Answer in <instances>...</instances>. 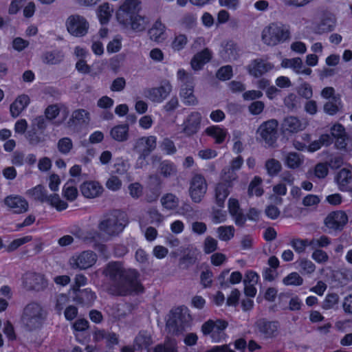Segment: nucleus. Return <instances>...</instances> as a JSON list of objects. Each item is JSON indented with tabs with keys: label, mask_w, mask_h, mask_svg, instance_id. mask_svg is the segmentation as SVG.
Wrapping results in <instances>:
<instances>
[{
	"label": "nucleus",
	"mask_w": 352,
	"mask_h": 352,
	"mask_svg": "<svg viewBox=\"0 0 352 352\" xmlns=\"http://www.w3.org/2000/svg\"><path fill=\"white\" fill-rule=\"evenodd\" d=\"M102 274L111 282L109 292L116 296H126L143 289L135 270L126 269L120 261L108 263L102 270Z\"/></svg>",
	"instance_id": "nucleus-1"
},
{
	"label": "nucleus",
	"mask_w": 352,
	"mask_h": 352,
	"mask_svg": "<svg viewBox=\"0 0 352 352\" xmlns=\"http://www.w3.org/2000/svg\"><path fill=\"white\" fill-rule=\"evenodd\" d=\"M140 2L138 0H125L116 11V19L124 28L135 32L144 30V17L140 12Z\"/></svg>",
	"instance_id": "nucleus-2"
},
{
	"label": "nucleus",
	"mask_w": 352,
	"mask_h": 352,
	"mask_svg": "<svg viewBox=\"0 0 352 352\" xmlns=\"http://www.w3.org/2000/svg\"><path fill=\"white\" fill-rule=\"evenodd\" d=\"M47 313L42 305L36 302H31L23 308L21 317L23 327L28 331L40 329L46 318Z\"/></svg>",
	"instance_id": "nucleus-3"
},
{
	"label": "nucleus",
	"mask_w": 352,
	"mask_h": 352,
	"mask_svg": "<svg viewBox=\"0 0 352 352\" xmlns=\"http://www.w3.org/2000/svg\"><path fill=\"white\" fill-rule=\"evenodd\" d=\"M127 225L126 215L120 210L106 214L98 224L99 230L109 236H116L122 232Z\"/></svg>",
	"instance_id": "nucleus-4"
},
{
	"label": "nucleus",
	"mask_w": 352,
	"mask_h": 352,
	"mask_svg": "<svg viewBox=\"0 0 352 352\" xmlns=\"http://www.w3.org/2000/svg\"><path fill=\"white\" fill-rule=\"evenodd\" d=\"M262 40L269 46H276L283 43L290 37L289 28L280 22L270 23L262 32Z\"/></svg>",
	"instance_id": "nucleus-5"
},
{
	"label": "nucleus",
	"mask_w": 352,
	"mask_h": 352,
	"mask_svg": "<svg viewBox=\"0 0 352 352\" xmlns=\"http://www.w3.org/2000/svg\"><path fill=\"white\" fill-rule=\"evenodd\" d=\"M258 139L265 146L272 147L276 144L278 138V122L275 119L263 122L256 131Z\"/></svg>",
	"instance_id": "nucleus-6"
},
{
	"label": "nucleus",
	"mask_w": 352,
	"mask_h": 352,
	"mask_svg": "<svg viewBox=\"0 0 352 352\" xmlns=\"http://www.w3.org/2000/svg\"><path fill=\"white\" fill-rule=\"evenodd\" d=\"M178 80L182 82L180 95L184 102L188 105H195L197 100L194 95V78L184 69H178L177 72Z\"/></svg>",
	"instance_id": "nucleus-7"
},
{
	"label": "nucleus",
	"mask_w": 352,
	"mask_h": 352,
	"mask_svg": "<svg viewBox=\"0 0 352 352\" xmlns=\"http://www.w3.org/2000/svg\"><path fill=\"white\" fill-rule=\"evenodd\" d=\"M227 326L225 320H209L203 324L201 331L205 336L209 335L213 342H219L226 338L225 329Z\"/></svg>",
	"instance_id": "nucleus-8"
},
{
	"label": "nucleus",
	"mask_w": 352,
	"mask_h": 352,
	"mask_svg": "<svg viewBox=\"0 0 352 352\" xmlns=\"http://www.w3.org/2000/svg\"><path fill=\"white\" fill-rule=\"evenodd\" d=\"M65 25L67 32L74 36L82 37L85 36L89 28L87 19L79 14H72L66 20Z\"/></svg>",
	"instance_id": "nucleus-9"
},
{
	"label": "nucleus",
	"mask_w": 352,
	"mask_h": 352,
	"mask_svg": "<svg viewBox=\"0 0 352 352\" xmlns=\"http://www.w3.org/2000/svg\"><path fill=\"white\" fill-rule=\"evenodd\" d=\"M23 287L28 291L40 292L48 286L47 280L44 275L34 272H27L22 278Z\"/></svg>",
	"instance_id": "nucleus-10"
},
{
	"label": "nucleus",
	"mask_w": 352,
	"mask_h": 352,
	"mask_svg": "<svg viewBox=\"0 0 352 352\" xmlns=\"http://www.w3.org/2000/svg\"><path fill=\"white\" fill-rule=\"evenodd\" d=\"M98 256L91 250L83 251L74 255L69 259V265L73 269L87 270L92 267L97 261Z\"/></svg>",
	"instance_id": "nucleus-11"
},
{
	"label": "nucleus",
	"mask_w": 352,
	"mask_h": 352,
	"mask_svg": "<svg viewBox=\"0 0 352 352\" xmlns=\"http://www.w3.org/2000/svg\"><path fill=\"white\" fill-rule=\"evenodd\" d=\"M208 189L205 178L201 175H195L190 182L189 195L195 203H199L204 197Z\"/></svg>",
	"instance_id": "nucleus-12"
},
{
	"label": "nucleus",
	"mask_w": 352,
	"mask_h": 352,
	"mask_svg": "<svg viewBox=\"0 0 352 352\" xmlns=\"http://www.w3.org/2000/svg\"><path fill=\"white\" fill-rule=\"evenodd\" d=\"M348 222V216L342 210L330 212L324 219L325 226L331 230H341Z\"/></svg>",
	"instance_id": "nucleus-13"
},
{
	"label": "nucleus",
	"mask_w": 352,
	"mask_h": 352,
	"mask_svg": "<svg viewBox=\"0 0 352 352\" xmlns=\"http://www.w3.org/2000/svg\"><path fill=\"white\" fill-rule=\"evenodd\" d=\"M255 327L256 333L263 338L268 339L276 336L279 326L276 322L261 319L256 322Z\"/></svg>",
	"instance_id": "nucleus-14"
},
{
	"label": "nucleus",
	"mask_w": 352,
	"mask_h": 352,
	"mask_svg": "<svg viewBox=\"0 0 352 352\" xmlns=\"http://www.w3.org/2000/svg\"><path fill=\"white\" fill-rule=\"evenodd\" d=\"M201 116L198 111L191 112L184 121L182 132L187 136L197 133L201 124Z\"/></svg>",
	"instance_id": "nucleus-15"
},
{
	"label": "nucleus",
	"mask_w": 352,
	"mask_h": 352,
	"mask_svg": "<svg viewBox=\"0 0 352 352\" xmlns=\"http://www.w3.org/2000/svg\"><path fill=\"white\" fill-rule=\"evenodd\" d=\"M273 68V65L266 62L262 58H256L251 61L248 66V71L250 76L259 78Z\"/></svg>",
	"instance_id": "nucleus-16"
},
{
	"label": "nucleus",
	"mask_w": 352,
	"mask_h": 352,
	"mask_svg": "<svg viewBox=\"0 0 352 352\" xmlns=\"http://www.w3.org/2000/svg\"><path fill=\"white\" fill-rule=\"evenodd\" d=\"M212 58V52L208 47L197 52L190 60V66L195 71L202 69Z\"/></svg>",
	"instance_id": "nucleus-17"
},
{
	"label": "nucleus",
	"mask_w": 352,
	"mask_h": 352,
	"mask_svg": "<svg viewBox=\"0 0 352 352\" xmlns=\"http://www.w3.org/2000/svg\"><path fill=\"white\" fill-rule=\"evenodd\" d=\"M157 146V138L155 135L143 136L138 138L134 145L135 149L140 154H150Z\"/></svg>",
	"instance_id": "nucleus-18"
},
{
	"label": "nucleus",
	"mask_w": 352,
	"mask_h": 352,
	"mask_svg": "<svg viewBox=\"0 0 352 352\" xmlns=\"http://www.w3.org/2000/svg\"><path fill=\"white\" fill-rule=\"evenodd\" d=\"M5 204L14 213L21 214L28 210V203L18 195L8 196L4 200Z\"/></svg>",
	"instance_id": "nucleus-19"
},
{
	"label": "nucleus",
	"mask_w": 352,
	"mask_h": 352,
	"mask_svg": "<svg viewBox=\"0 0 352 352\" xmlns=\"http://www.w3.org/2000/svg\"><path fill=\"white\" fill-rule=\"evenodd\" d=\"M336 182L341 190L352 189V166L343 168L336 176Z\"/></svg>",
	"instance_id": "nucleus-20"
},
{
	"label": "nucleus",
	"mask_w": 352,
	"mask_h": 352,
	"mask_svg": "<svg viewBox=\"0 0 352 352\" xmlns=\"http://www.w3.org/2000/svg\"><path fill=\"white\" fill-rule=\"evenodd\" d=\"M170 91V88L161 85L157 87L149 88L145 91V93L147 97L152 102L160 103L167 98Z\"/></svg>",
	"instance_id": "nucleus-21"
},
{
	"label": "nucleus",
	"mask_w": 352,
	"mask_h": 352,
	"mask_svg": "<svg viewBox=\"0 0 352 352\" xmlns=\"http://www.w3.org/2000/svg\"><path fill=\"white\" fill-rule=\"evenodd\" d=\"M30 102L29 96L26 94L19 96L10 104V111L13 118L18 117Z\"/></svg>",
	"instance_id": "nucleus-22"
},
{
	"label": "nucleus",
	"mask_w": 352,
	"mask_h": 352,
	"mask_svg": "<svg viewBox=\"0 0 352 352\" xmlns=\"http://www.w3.org/2000/svg\"><path fill=\"white\" fill-rule=\"evenodd\" d=\"M232 187V184H226L224 182H219L214 187V197L217 204L223 207L224 201L230 192Z\"/></svg>",
	"instance_id": "nucleus-23"
},
{
	"label": "nucleus",
	"mask_w": 352,
	"mask_h": 352,
	"mask_svg": "<svg viewBox=\"0 0 352 352\" xmlns=\"http://www.w3.org/2000/svg\"><path fill=\"white\" fill-rule=\"evenodd\" d=\"M302 129L300 120L295 116L285 118L281 124V130L284 134L295 133Z\"/></svg>",
	"instance_id": "nucleus-24"
},
{
	"label": "nucleus",
	"mask_w": 352,
	"mask_h": 352,
	"mask_svg": "<svg viewBox=\"0 0 352 352\" xmlns=\"http://www.w3.org/2000/svg\"><path fill=\"white\" fill-rule=\"evenodd\" d=\"M82 194L87 198H94L102 192V186L97 182H87L80 186Z\"/></svg>",
	"instance_id": "nucleus-25"
},
{
	"label": "nucleus",
	"mask_w": 352,
	"mask_h": 352,
	"mask_svg": "<svg viewBox=\"0 0 352 352\" xmlns=\"http://www.w3.org/2000/svg\"><path fill=\"white\" fill-rule=\"evenodd\" d=\"M222 47L219 54L224 60H236L239 57V48L237 44L233 41H228L225 45H222Z\"/></svg>",
	"instance_id": "nucleus-26"
},
{
	"label": "nucleus",
	"mask_w": 352,
	"mask_h": 352,
	"mask_svg": "<svg viewBox=\"0 0 352 352\" xmlns=\"http://www.w3.org/2000/svg\"><path fill=\"white\" fill-rule=\"evenodd\" d=\"M206 134L214 140V142L221 144L224 142L228 132L219 125H212L208 126L205 129Z\"/></svg>",
	"instance_id": "nucleus-27"
},
{
	"label": "nucleus",
	"mask_w": 352,
	"mask_h": 352,
	"mask_svg": "<svg viewBox=\"0 0 352 352\" xmlns=\"http://www.w3.org/2000/svg\"><path fill=\"white\" fill-rule=\"evenodd\" d=\"M96 298V294L89 288L76 292L75 300L78 304L91 306Z\"/></svg>",
	"instance_id": "nucleus-28"
},
{
	"label": "nucleus",
	"mask_w": 352,
	"mask_h": 352,
	"mask_svg": "<svg viewBox=\"0 0 352 352\" xmlns=\"http://www.w3.org/2000/svg\"><path fill=\"white\" fill-rule=\"evenodd\" d=\"M153 352H179L177 341L173 338L166 337L163 343L153 348Z\"/></svg>",
	"instance_id": "nucleus-29"
},
{
	"label": "nucleus",
	"mask_w": 352,
	"mask_h": 352,
	"mask_svg": "<svg viewBox=\"0 0 352 352\" xmlns=\"http://www.w3.org/2000/svg\"><path fill=\"white\" fill-rule=\"evenodd\" d=\"M129 130V128L127 124H118L111 129L110 134L115 140L124 142L128 138Z\"/></svg>",
	"instance_id": "nucleus-30"
},
{
	"label": "nucleus",
	"mask_w": 352,
	"mask_h": 352,
	"mask_svg": "<svg viewBox=\"0 0 352 352\" xmlns=\"http://www.w3.org/2000/svg\"><path fill=\"white\" fill-rule=\"evenodd\" d=\"M166 27L160 19H157L148 31V36L152 41L159 42L163 39L162 37L165 32Z\"/></svg>",
	"instance_id": "nucleus-31"
},
{
	"label": "nucleus",
	"mask_w": 352,
	"mask_h": 352,
	"mask_svg": "<svg viewBox=\"0 0 352 352\" xmlns=\"http://www.w3.org/2000/svg\"><path fill=\"white\" fill-rule=\"evenodd\" d=\"M113 10L108 3L100 5L97 10V16L100 23L102 25L109 23L111 17Z\"/></svg>",
	"instance_id": "nucleus-32"
},
{
	"label": "nucleus",
	"mask_w": 352,
	"mask_h": 352,
	"mask_svg": "<svg viewBox=\"0 0 352 352\" xmlns=\"http://www.w3.org/2000/svg\"><path fill=\"white\" fill-rule=\"evenodd\" d=\"M153 342L151 336L146 331H140L134 340V347L138 350L147 348Z\"/></svg>",
	"instance_id": "nucleus-33"
},
{
	"label": "nucleus",
	"mask_w": 352,
	"mask_h": 352,
	"mask_svg": "<svg viewBox=\"0 0 352 352\" xmlns=\"http://www.w3.org/2000/svg\"><path fill=\"white\" fill-rule=\"evenodd\" d=\"M26 195L41 202H45L47 200V190L41 185H38L28 190L26 192Z\"/></svg>",
	"instance_id": "nucleus-34"
},
{
	"label": "nucleus",
	"mask_w": 352,
	"mask_h": 352,
	"mask_svg": "<svg viewBox=\"0 0 352 352\" xmlns=\"http://www.w3.org/2000/svg\"><path fill=\"white\" fill-rule=\"evenodd\" d=\"M45 133L38 131L34 126H32L27 133V139L29 143L33 146L43 143L45 140Z\"/></svg>",
	"instance_id": "nucleus-35"
},
{
	"label": "nucleus",
	"mask_w": 352,
	"mask_h": 352,
	"mask_svg": "<svg viewBox=\"0 0 352 352\" xmlns=\"http://www.w3.org/2000/svg\"><path fill=\"white\" fill-rule=\"evenodd\" d=\"M89 119V113L83 109H78L73 111L69 123L73 124H82L86 123L87 120Z\"/></svg>",
	"instance_id": "nucleus-36"
},
{
	"label": "nucleus",
	"mask_w": 352,
	"mask_h": 352,
	"mask_svg": "<svg viewBox=\"0 0 352 352\" xmlns=\"http://www.w3.org/2000/svg\"><path fill=\"white\" fill-rule=\"evenodd\" d=\"M63 53L58 50L50 52H46L43 54V60L47 64L57 65L59 64L63 59Z\"/></svg>",
	"instance_id": "nucleus-37"
},
{
	"label": "nucleus",
	"mask_w": 352,
	"mask_h": 352,
	"mask_svg": "<svg viewBox=\"0 0 352 352\" xmlns=\"http://www.w3.org/2000/svg\"><path fill=\"white\" fill-rule=\"evenodd\" d=\"M179 198L172 193H167L161 198L162 206L167 210L176 209L179 206Z\"/></svg>",
	"instance_id": "nucleus-38"
},
{
	"label": "nucleus",
	"mask_w": 352,
	"mask_h": 352,
	"mask_svg": "<svg viewBox=\"0 0 352 352\" xmlns=\"http://www.w3.org/2000/svg\"><path fill=\"white\" fill-rule=\"evenodd\" d=\"M235 229L232 226H222L217 228V236L221 241H228L234 236Z\"/></svg>",
	"instance_id": "nucleus-39"
},
{
	"label": "nucleus",
	"mask_w": 352,
	"mask_h": 352,
	"mask_svg": "<svg viewBox=\"0 0 352 352\" xmlns=\"http://www.w3.org/2000/svg\"><path fill=\"white\" fill-rule=\"evenodd\" d=\"M75 179L69 180L63 186V192L64 197L69 201H74L78 195V190L74 185Z\"/></svg>",
	"instance_id": "nucleus-40"
},
{
	"label": "nucleus",
	"mask_w": 352,
	"mask_h": 352,
	"mask_svg": "<svg viewBox=\"0 0 352 352\" xmlns=\"http://www.w3.org/2000/svg\"><path fill=\"white\" fill-rule=\"evenodd\" d=\"M289 245L296 253L301 254L305 252L308 246H310V240L294 238L290 241Z\"/></svg>",
	"instance_id": "nucleus-41"
},
{
	"label": "nucleus",
	"mask_w": 352,
	"mask_h": 352,
	"mask_svg": "<svg viewBox=\"0 0 352 352\" xmlns=\"http://www.w3.org/2000/svg\"><path fill=\"white\" fill-rule=\"evenodd\" d=\"M296 264L298 265L302 274H311L316 270L315 264L307 258H300Z\"/></svg>",
	"instance_id": "nucleus-42"
},
{
	"label": "nucleus",
	"mask_w": 352,
	"mask_h": 352,
	"mask_svg": "<svg viewBox=\"0 0 352 352\" xmlns=\"http://www.w3.org/2000/svg\"><path fill=\"white\" fill-rule=\"evenodd\" d=\"M262 183V179L259 177H254L253 180L250 182L248 187V195L249 196H261L263 193V190L262 189L261 185Z\"/></svg>",
	"instance_id": "nucleus-43"
},
{
	"label": "nucleus",
	"mask_w": 352,
	"mask_h": 352,
	"mask_svg": "<svg viewBox=\"0 0 352 352\" xmlns=\"http://www.w3.org/2000/svg\"><path fill=\"white\" fill-rule=\"evenodd\" d=\"M233 76V69L231 65H224L221 67L216 73V77L221 81H226L232 78Z\"/></svg>",
	"instance_id": "nucleus-44"
},
{
	"label": "nucleus",
	"mask_w": 352,
	"mask_h": 352,
	"mask_svg": "<svg viewBox=\"0 0 352 352\" xmlns=\"http://www.w3.org/2000/svg\"><path fill=\"white\" fill-rule=\"evenodd\" d=\"M283 283L287 286H300L303 283V279L297 272H292L283 279Z\"/></svg>",
	"instance_id": "nucleus-45"
},
{
	"label": "nucleus",
	"mask_w": 352,
	"mask_h": 352,
	"mask_svg": "<svg viewBox=\"0 0 352 352\" xmlns=\"http://www.w3.org/2000/svg\"><path fill=\"white\" fill-rule=\"evenodd\" d=\"M45 202L50 204L51 206L55 207L58 210L60 211L65 210L68 206L67 204L61 200L60 197L56 194L50 196L47 195V200H46Z\"/></svg>",
	"instance_id": "nucleus-46"
},
{
	"label": "nucleus",
	"mask_w": 352,
	"mask_h": 352,
	"mask_svg": "<svg viewBox=\"0 0 352 352\" xmlns=\"http://www.w3.org/2000/svg\"><path fill=\"white\" fill-rule=\"evenodd\" d=\"M188 43V38L184 34L176 35L171 43V47L175 51L183 50Z\"/></svg>",
	"instance_id": "nucleus-47"
},
{
	"label": "nucleus",
	"mask_w": 352,
	"mask_h": 352,
	"mask_svg": "<svg viewBox=\"0 0 352 352\" xmlns=\"http://www.w3.org/2000/svg\"><path fill=\"white\" fill-rule=\"evenodd\" d=\"M339 299L337 294H328L322 302V307L326 310L333 309L338 305Z\"/></svg>",
	"instance_id": "nucleus-48"
},
{
	"label": "nucleus",
	"mask_w": 352,
	"mask_h": 352,
	"mask_svg": "<svg viewBox=\"0 0 352 352\" xmlns=\"http://www.w3.org/2000/svg\"><path fill=\"white\" fill-rule=\"evenodd\" d=\"M335 21L331 18H324L321 20L318 26L320 33H326L331 32L334 30Z\"/></svg>",
	"instance_id": "nucleus-49"
},
{
	"label": "nucleus",
	"mask_w": 352,
	"mask_h": 352,
	"mask_svg": "<svg viewBox=\"0 0 352 352\" xmlns=\"http://www.w3.org/2000/svg\"><path fill=\"white\" fill-rule=\"evenodd\" d=\"M304 162L302 155H287L285 163L290 168H297L300 167Z\"/></svg>",
	"instance_id": "nucleus-50"
},
{
	"label": "nucleus",
	"mask_w": 352,
	"mask_h": 352,
	"mask_svg": "<svg viewBox=\"0 0 352 352\" xmlns=\"http://www.w3.org/2000/svg\"><path fill=\"white\" fill-rule=\"evenodd\" d=\"M331 243V239L324 235L319 238H315L310 240V247L312 249H318L319 248H325Z\"/></svg>",
	"instance_id": "nucleus-51"
},
{
	"label": "nucleus",
	"mask_w": 352,
	"mask_h": 352,
	"mask_svg": "<svg viewBox=\"0 0 352 352\" xmlns=\"http://www.w3.org/2000/svg\"><path fill=\"white\" fill-rule=\"evenodd\" d=\"M122 48V38L120 36H116L112 41H109L107 45V50L109 54L118 52Z\"/></svg>",
	"instance_id": "nucleus-52"
},
{
	"label": "nucleus",
	"mask_w": 352,
	"mask_h": 352,
	"mask_svg": "<svg viewBox=\"0 0 352 352\" xmlns=\"http://www.w3.org/2000/svg\"><path fill=\"white\" fill-rule=\"evenodd\" d=\"M237 179V175L233 169L230 168H224L221 174V182L226 184H232Z\"/></svg>",
	"instance_id": "nucleus-53"
},
{
	"label": "nucleus",
	"mask_w": 352,
	"mask_h": 352,
	"mask_svg": "<svg viewBox=\"0 0 352 352\" xmlns=\"http://www.w3.org/2000/svg\"><path fill=\"white\" fill-rule=\"evenodd\" d=\"M72 141L69 138H63L58 142V151L63 154H67L72 148Z\"/></svg>",
	"instance_id": "nucleus-54"
},
{
	"label": "nucleus",
	"mask_w": 352,
	"mask_h": 352,
	"mask_svg": "<svg viewBox=\"0 0 352 352\" xmlns=\"http://www.w3.org/2000/svg\"><path fill=\"white\" fill-rule=\"evenodd\" d=\"M179 214L184 217L188 221L195 218L196 212L192 207L189 204L183 205L178 211Z\"/></svg>",
	"instance_id": "nucleus-55"
},
{
	"label": "nucleus",
	"mask_w": 352,
	"mask_h": 352,
	"mask_svg": "<svg viewBox=\"0 0 352 352\" xmlns=\"http://www.w3.org/2000/svg\"><path fill=\"white\" fill-rule=\"evenodd\" d=\"M282 66L284 67H290L294 69H300L302 67V62L300 58H293L285 59L282 61Z\"/></svg>",
	"instance_id": "nucleus-56"
},
{
	"label": "nucleus",
	"mask_w": 352,
	"mask_h": 352,
	"mask_svg": "<svg viewBox=\"0 0 352 352\" xmlns=\"http://www.w3.org/2000/svg\"><path fill=\"white\" fill-rule=\"evenodd\" d=\"M60 108L58 104H50L45 110V116L48 120L55 119L60 113Z\"/></svg>",
	"instance_id": "nucleus-57"
},
{
	"label": "nucleus",
	"mask_w": 352,
	"mask_h": 352,
	"mask_svg": "<svg viewBox=\"0 0 352 352\" xmlns=\"http://www.w3.org/2000/svg\"><path fill=\"white\" fill-rule=\"evenodd\" d=\"M265 167L269 175H275L280 170L281 165L279 162L272 159L266 162Z\"/></svg>",
	"instance_id": "nucleus-58"
},
{
	"label": "nucleus",
	"mask_w": 352,
	"mask_h": 352,
	"mask_svg": "<svg viewBox=\"0 0 352 352\" xmlns=\"http://www.w3.org/2000/svg\"><path fill=\"white\" fill-rule=\"evenodd\" d=\"M128 190L129 195L133 199H138L142 196L143 193V187L140 183L138 182L131 184L128 186Z\"/></svg>",
	"instance_id": "nucleus-59"
},
{
	"label": "nucleus",
	"mask_w": 352,
	"mask_h": 352,
	"mask_svg": "<svg viewBox=\"0 0 352 352\" xmlns=\"http://www.w3.org/2000/svg\"><path fill=\"white\" fill-rule=\"evenodd\" d=\"M328 165L325 162H320L316 165L314 169V175L319 179H323L328 175Z\"/></svg>",
	"instance_id": "nucleus-60"
},
{
	"label": "nucleus",
	"mask_w": 352,
	"mask_h": 352,
	"mask_svg": "<svg viewBox=\"0 0 352 352\" xmlns=\"http://www.w3.org/2000/svg\"><path fill=\"white\" fill-rule=\"evenodd\" d=\"M32 239L31 236H25L12 241L8 246V250L10 252L16 250L21 245L30 242Z\"/></svg>",
	"instance_id": "nucleus-61"
},
{
	"label": "nucleus",
	"mask_w": 352,
	"mask_h": 352,
	"mask_svg": "<svg viewBox=\"0 0 352 352\" xmlns=\"http://www.w3.org/2000/svg\"><path fill=\"white\" fill-rule=\"evenodd\" d=\"M326 163L331 168L337 169L344 164V160L341 155H330Z\"/></svg>",
	"instance_id": "nucleus-62"
},
{
	"label": "nucleus",
	"mask_w": 352,
	"mask_h": 352,
	"mask_svg": "<svg viewBox=\"0 0 352 352\" xmlns=\"http://www.w3.org/2000/svg\"><path fill=\"white\" fill-rule=\"evenodd\" d=\"M311 258L318 263H324L328 261L329 256L323 250L320 249H314Z\"/></svg>",
	"instance_id": "nucleus-63"
},
{
	"label": "nucleus",
	"mask_w": 352,
	"mask_h": 352,
	"mask_svg": "<svg viewBox=\"0 0 352 352\" xmlns=\"http://www.w3.org/2000/svg\"><path fill=\"white\" fill-rule=\"evenodd\" d=\"M217 248V241L211 236H207L204 241V252L206 254H210L215 251Z\"/></svg>",
	"instance_id": "nucleus-64"
}]
</instances>
